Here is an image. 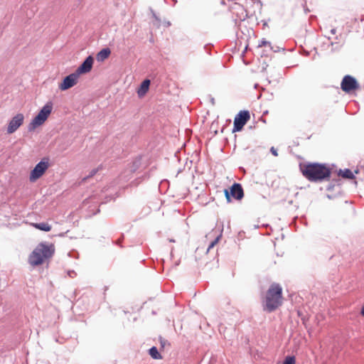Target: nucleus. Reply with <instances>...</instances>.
<instances>
[{"mask_svg":"<svg viewBox=\"0 0 364 364\" xmlns=\"http://www.w3.org/2000/svg\"><path fill=\"white\" fill-rule=\"evenodd\" d=\"M149 355L151 357L155 360H160L162 359L161 355L159 353L156 347L154 346L151 348L149 350Z\"/></svg>","mask_w":364,"mask_h":364,"instance_id":"nucleus-17","label":"nucleus"},{"mask_svg":"<svg viewBox=\"0 0 364 364\" xmlns=\"http://www.w3.org/2000/svg\"><path fill=\"white\" fill-rule=\"evenodd\" d=\"M94 63V59L92 56H88L84 62L76 70V73L80 75L89 73L92 68Z\"/></svg>","mask_w":364,"mask_h":364,"instance_id":"nucleus-11","label":"nucleus"},{"mask_svg":"<svg viewBox=\"0 0 364 364\" xmlns=\"http://www.w3.org/2000/svg\"><path fill=\"white\" fill-rule=\"evenodd\" d=\"M270 151L274 156H278L277 150L274 146L270 149Z\"/></svg>","mask_w":364,"mask_h":364,"instance_id":"nucleus-21","label":"nucleus"},{"mask_svg":"<svg viewBox=\"0 0 364 364\" xmlns=\"http://www.w3.org/2000/svg\"><path fill=\"white\" fill-rule=\"evenodd\" d=\"M300 171L306 178L314 182L328 179L331 173L326 165L318 163L300 164Z\"/></svg>","mask_w":364,"mask_h":364,"instance_id":"nucleus-1","label":"nucleus"},{"mask_svg":"<svg viewBox=\"0 0 364 364\" xmlns=\"http://www.w3.org/2000/svg\"><path fill=\"white\" fill-rule=\"evenodd\" d=\"M282 297H266L263 301L264 309L271 312L282 304Z\"/></svg>","mask_w":364,"mask_h":364,"instance_id":"nucleus-10","label":"nucleus"},{"mask_svg":"<svg viewBox=\"0 0 364 364\" xmlns=\"http://www.w3.org/2000/svg\"><path fill=\"white\" fill-rule=\"evenodd\" d=\"M270 46L271 44L269 42H268L267 41H266L265 39H262L258 44V48H262L263 46Z\"/></svg>","mask_w":364,"mask_h":364,"instance_id":"nucleus-19","label":"nucleus"},{"mask_svg":"<svg viewBox=\"0 0 364 364\" xmlns=\"http://www.w3.org/2000/svg\"><path fill=\"white\" fill-rule=\"evenodd\" d=\"M359 85L357 80L351 75H345L341 83V90L346 92L350 93L352 91L358 90Z\"/></svg>","mask_w":364,"mask_h":364,"instance_id":"nucleus-6","label":"nucleus"},{"mask_svg":"<svg viewBox=\"0 0 364 364\" xmlns=\"http://www.w3.org/2000/svg\"><path fill=\"white\" fill-rule=\"evenodd\" d=\"M97 169L92 170L90 172V174L89 175L88 177H92V176H95L97 173Z\"/></svg>","mask_w":364,"mask_h":364,"instance_id":"nucleus-22","label":"nucleus"},{"mask_svg":"<svg viewBox=\"0 0 364 364\" xmlns=\"http://www.w3.org/2000/svg\"><path fill=\"white\" fill-rule=\"evenodd\" d=\"M79 76L76 72L66 76L63 82L59 84V89L64 91L73 87L77 83Z\"/></svg>","mask_w":364,"mask_h":364,"instance_id":"nucleus-9","label":"nucleus"},{"mask_svg":"<svg viewBox=\"0 0 364 364\" xmlns=\"http://www.w3.org/2000/svg\"><path fill=\"white\" fill-rule=\"evenodd\" d=\"M338 176H342L344 178H348V179L354 178L353 173L348 168H346L344 170H340L338 172Z\"/></svg>","mask_w":364,"mask_h":364,"instance_id":"nucleus-15","label":"nucleus"},{"mask_svg":"<svg viewBox=\"0 0 364 364\" xmlns=\"http://www.w3.org/2000/svg\"><path fill=\"white\" fill-rule=\"evenodd\" d=\"M296 360L294 356H287L282 364H295Z\"/></svg>","mask_w":364,"mask_h":364,"instance_id":"nucleus-18","label":"nucleus"},{"mask_svg":"<svg viewBox=\"0 0 364 364\" xmlns=\"http://www.w3.org/2000/svg\"><path fill=\"white\" fill-rule=\"evenodd\" d=\"M160 342H161V347L164 348L166 341L164 340V339H162L161 338H160Z\"/></svg>","mask_w":364,"mask_h":364,"instance_id":"nucleus-23","label":"nucleus"},{"mask_svg":"<svg viewBox=\"0 0 364 364\" xmlns=\"http://www.w3.org/2000/svg\"><path fill=\"white\" fill-rule=\"evenodd\" d=\"M150 85V80H144L141 84L140 85L139 87L137 90V94L139 97H144L146 92L149 91Z\"/></svg>","mask_w":364,"mask_h":364,"instance_id":"nucleus-12","label":"nucleus"},{"mask_svg":"<svg viewBox=\"0 0 364 364\" xmlns=\"http://www.w3.org/2000/svg\"><path fill=\"white\" fill-rule=\"evenodd\" d=\"M224 193L228 202L231 200L230 197H232L236 200H240L244 196V192L242 186L240 183H235L230 187V192L227 189H225Z\"/></svg>","mask_w":364,"mask_h":364,"instance_id":"nucleus-7","label":"nucleus"},{"mask_svg":"<svg viewBox=\"0 0 364 364\" xmlns=\"http://www.w3.org/2000/svg\"><path fill=\"white\" fill-rule=\"evenodd\" d=\"M282 288L279 284H272L268 290V296H281Z\"/></svg>","mask_w":364,"mask_h":364,"instance_id":"nucleus-13","label":"nucleus"},{"mask_svg":"<svg viewBox=\"0 0 364 364\" xmlns=\"http://www.w3.org/2000/svg\"><path fill=\"white\" fill-rule=\"evenodd\" d=\"M250 114L247 110L240 111L235 117L233 132H240L250 120Z\"/></svg>","mask_w":364,"mask_h":364,"instance_id":"nucleus-5","label":"nucleus"},{"mask_svg":"<svg viewBox=\"0 0 364 364\" xmlns=\"http://www.w3.org/2000/svg\"><path fill=\"white\" fill-rule=\"evenodd\" d=\"M24 122V115L22 113H18L13 117L8 123L7 134H11L14 133Z\"/></svg>","mask_w":364,"mask_h":364,"instance_id":"nucleus-8","label":"nucleus"},{"mask_svg":"<svg viewBox=\"0 0 364 364\" xmlns=\"http://www.w3.org/2000/svg\"><path fill=\"white\" fill-rule=\"evenodd\" d=\"M110 50L109 48H104L100 50L97 54L98 60H104L107 59L110 55Z\"/></svg>","mask_w":364,"mask_h":364,"instance_id":"nucleus-16","label":"nucleus"},{"mask_svg":"<svg viewBox=\"0 0 364 364\" xmlns=\"http://www.w3.org/2000/svg\"><path fill=\"white\" fill-rule=\"evenodd\" d=\"M53 107L51 102H47L29 123L28 126V131L33 132L36 128L43 125L51 114Z\"/></svg>","mask_w":364,"mask_h":364,"instance_id":"nucleus-3","label":"nucleus"},{"mask_svg":"<svg viewBox=\"0 0 364 364\" xmlns=\"http://www.w3.org/2000/svg\"><path fill=\"white\" fill-rule=\"evenodd\" d=\"M50 166L49 159L43 158L38 163L34 168L31 171L29 180L31 182H35L40 178L48 170Z\"/></svg>","mask_w":364,"mask_h":364,"instance_id":"nucleus-4","label":"nucleus"},{"mask_svg":"<svg viewBox=\"0 0 364 364\" xmlns=\"http://www.w3.org/2000/svg\"><path fill=\"white\" fill-rule=\"evenodd\" d=\"M360 314L364 316V306L362 307L361 309V311H360Z\"/></svg>","mask_w":364,"mask_h":364,"instance_id":"nucleus-24","label":"nucleus"},{"mask_svg":"<svg viewBox=\"0 0 364 364\" xmlns=\"http://www.w3.org/2000/svg\"><path fill=\"white\" fill-rule=\"evenodd\" d=\"M55 252L53 244L46 242L39 243L28 257V262L31 266L42 264L46 259L50 258Z\"/></svg>","mask_w":364,"mask_h":364,"instance_id":"nucleus-2","label":"nucleus"},{"mask_svg":"<svg viewBox=\"0 0 364 364\" xmlns=\"http://www.w3.org/2000/svg\"><path fill=\"white\" fill-rule=\"evenodd\" d=\"M218 242V238H216L214 241H213L208 246L207 251H209L211 248H213Z\"/></svg>","mask_w":364,"mask_h":364,"instance_id":"nucleus-20","label":"nucleus"},{"mask_svg":"<svg viewBox=\"0 0 364 364\" xmlns=\"http://www.w3.org/2000/svg\"><path fill=\"white\" fill-rule=\"evenodd\" d=\"M30 225H31L32 227H33L38 230L45 231V232H49L51 230V228H52L51 225L47 223H30Z\"/></svg>","mask_w":364,"mask_h":364,"instance_id":"nucleus-14","label":"nucleus"}]
</instances>
